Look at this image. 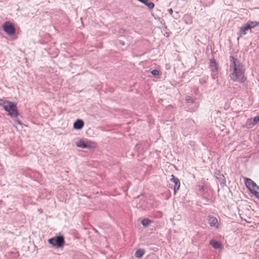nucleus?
Wrapping results in <instances>:
<instances>
[{
	"mask_svg": "<svg viewBox=\"0 0 259 259\" xmlns=\"http://www.w3.org/2000/svg\"><path fill=\"white\" fill-rule=\"evenodd\" d=\"M244 180L245 185L250 193L259 198V187L250 179L245 178Z\"/></svg>",
	"mask_w": 259,
	"mask_h": 259,
	"instance_id": "nucleus-3",
	"label": "nucleus"
},
{
	"mask_svg": "<svg viewBox=\"0 0 259 259\" xmlns=\"http://www.w3.org/2000/svg\"><path fill=\"white\" fill-rule=\"evenodd\" d=\"M119 43L121 46H124L125 45L124 42L121 40L119 41Z\"/></svg>",
	"mask_w": 259,
	"mask_h": 259,
	"instance_id": "nucleus-23",
	"label": "nucleus"
},
{
	"mask_svg": "<svg viewBox=\"0 0 259 259\" xmlns=\"http://www.w3.org/2000/svg\"><path fill=\"white\" fill-rule=\"evenodd\" d=\"M186 101L188 103L193 104L194 102V99L191 96H187L186 97Z\"/></svg>",
	"mask_w": 259,
	"mask_h": 259,
	"instance_id": "nucleus-18",
	"label": "nucleus"
},
{
	"mask_svg": "<svg viewBox=\"0 0 259 259\" xmlns=\"http://www.w3.org/2000/svg\"><path fill=\"white\" fill-rule=\"evenodd\" d=\"M231 64L233 67V72L231 75V79L233 81H244V69L239 61L233 56L230 57Z\"/></svg>",
	"mask_w": 259,
	"mask_h": 259,
	"instance_id": "nucleus-1",
	"label": "nucleus"
},
{
	"mask_svg": "<svg viewBox=\"0 0 259 259\" xmlns=\"http://www.w3.org/2000/svg\"><path fill=\"white\" fill-rule=\"evenodd\" d=\"M141 223L144 227H147L151 223V221L148 219H144Z\"/></svg>",
	"mask_w": 259,
	"mask_h": 259,
	"instance_id": "nucleus-15",
	"label": "nucleus"
},
{
	"mask_svg": "<svg viewBox=\"0 0 259 259\" xmlns=\"http://www.w3.org/2000/svg\"><path fill=\"white\" fill-rule=\"evenodd\" d=\"M0 105L3 107L5 111L8 112V115L11 117H16L19 115L17 105L14 102L1 99Z\"/></svg>",
	"mask_w": 259,
	"mask_h": 259,
	"instance_id": "nucleus-2",
	"label": "nucleus"
},
{
	"mask_svg": "<svg viewBox=\"0 0 259 259\" xmlns=\"http://www.w3.org/2000/svg\"><path fill=\"white\" fill-rule=\"evenodd\" d=\"M253 121L254 123H257L259 122V113L254 117Z\"/></svg>",
	"mask_w": 259,
	"mask_h": 259,
	"instance_id": "nucleus-21",
	"label": "nucleus"
},
{
	"mask_svg": "<svg viewBox=\"0 0 259 259\" xmlns=\"http://www.w3.org/2000/svg\"><path fill=\"white\" fill-rule=\"evenodd\" d=\"M138 146H139V144H137V145H136V147H138Z\"/></svg>",
	"mask_w": 259,
	"mask_h": 259,
	"instance_id": "nucleus-26",
	"label": "nucleus"
},
{
	"mask_svg": "<svg viewBox=\"0 0 259 259\" xmlns=\"http://www.w3.org/2000/svg\"><path fill=\"white\" fill-rule=\"evenodd\" d=\"M210 67L212 69L218 70V65L214 59L210 60Z\"/></svg>",
	"mask_w": 259,
	"mask_h": 259,
	"instance_id": "nucleus-16",
	"label": "nucleus"
},
{
	"mask_svg": "<svg viewBox=\"0 0 259 259\" xmlns=\"http://www.w3.org/2000/svg\"><path fill=\"white\" fill-rule=\"evenodd\" d=\"M142 3L146 6L149 10H152L154 7V4L153 2L148 1V0H144V1H142Z\"/></svg>",
	"mask_w": 259,
	"mask_h": 259,
	"instance_id": "nucleus-13",
	"label": "nucleus"
},
{
	"mask_svg": "<svg viewBox=\"0 0 259 259\" xmlns=\"http://www.w3.org/2000/svg\"><path fill=\"white\" fill-rule=\"evenodd\" d=\"M207 218L208 224L210 227H214L215 228H219L218 221L215 217L211 215H209Z\"/></svg>",
	"mask_w": 259,
	"mask_h": 259,
	"instance_id": "nucleus-8",
	"label": "nucleus"
},
{
	"mask_svg": "<svg viewBox=\"0 0 259 259\" xmlns=\"http://www.w3.org/2000/svg\"><path fill=\"white\" fill-rule=\"evenodd\" d=\"M168 11L169 12V13L170 14V15H172V13H173V10L171 8L169 9L168 10Z\"/></svg>",
	"mask_w": 259,
	"mask_h": 259,
	"instance_id": "nucleus-22",
	"label": "nucleus"
},
{
	"mask_svg": "<svg viewBox=\"0 0 259 259\" xmlns=\"http://www.w3.org/2000/svg\"><path fill=\"white\" fill-rule=\"evenodd\" d=\"M214 175L221 185H224L226 183L225 177L223 174H221L219 171L215 172Z\"/></svg>",
	"mask_w": 259,
	"mask_h": 259,
	"instance_id": "nucleus-9",
	"label": "nucleus"
},
{
	"mask_svg": "<svg viewBox=\"0 0 259 259\" xmlns=\"http://www.w3.org/2000/svg\"><path fill=\"white\" fill-rule=\"evenodd\" d=\"M84 125V122L81 119L76 120L73 124V128L77 130H81Z\"/></svg>",
	"mask_w": 259,
	"mask_h": 259,
	"instance_id": "nucleus-11",
	"label": "nucleus"
},
{
	"mask_svg": "<svg viewBox=\"0 0 259 259\" xmlns=\"http://www.w3.org/2000/svg\"><path fill=\"white\" fill-rule=\"evenodd\" d=\"M145 253V251L143 249H139L136 250L135 255L136 257L139 258L142 257Z\"/></svg>",
	"mask_w": 259,
	"mask_h": 259,
	"instance_id": "nucleus-14",
	"label": "nucleus"
},
{
	"mask_svg": "<svg viewBox=\"0 0 259 259\" xmlns=\"http://www.w3.org/2000/svg\"><path fill=\"white\" fill-rule=\"evenodd\" d=\"M257 24L258 23L256 21L248 22L246 24H244L241 27H240L238 35L240 37H242L243 35H244L246 34V31L254 28L257 26Z\"/></svg>",
	"mask_w": 259,
	"mask_h": 259,
	"instance_id": "nucleus-4",
	"label": "nucleus"
},
{
	"mask_svg": "<svg viewBox=\"0 0 259 259\" xmlns=\"http://www.w3.org/2000/svg\"><path fill=\"white\" fill-rule=\"evenodd\" d=\"M137 1H139V2H141V3H142V1H144V0H137Z\"/></svg>",
	"mask_w": 259,
	"mask_h": 259,
	"instance_id": "nucleus-25",
	"label": "nucleus"
},
{
	"mask_svg": "<svg viewBox=\"0 0 259 259\" xmlns=\"http://www.w3.org/2000/svg\"><path fill=\"white\" fill-rule=\"evenodd\" d=\"M2 27L4 32L8 35H12L15 33V29L13 24L9 21L5 22Z\"/></svg>",
	"mask_w": 259,
	"mask_h": 259,
	"instance_id": "nucleus-6",
	"label": "nucleus"
},
{
	"mask_svg": "<svg viewBox=\"0 0 259 259\" xmlns=\"http://www.w3.org/2000/svg\"><path fill=\"white\" fill-rule=\"evenodd\" d=\"M171 177L170 181L174 184V191L175 195L180 189L181 183L179 179L174 175H171Z\"/></svg>",
	"mask_w": 259,
	"mask_h": 259,
	"instance_id": "nucleus-7",
	"label": "nucleus"
},
{
	"mask_svg": "<svg viewBox=\"0 0 259 259\" xmlns=\"http://www.w3.org/2000/svg\"><path fill=\"white\" fill-rule=\"evenodd\" d=\"M209 244L214 249H219L222 248L221 242L215 239H212L209 241Z\"/></svg>",
	"mask_w": 259,
	"mask_h": 259,
	"instance_id": "nucleus-10",
	"label": "nucleus"
},
{
	"mask_svg": "<svg viewBox=\"0 0 259 259\" xmlns=\"http://www.w3.org/2000/svg\"><path fill=\"white\" fill-rule=\"evenodd\" d=\"M150 73L155 76H158L159 75V71L157 69H153L151 70Z\"/></svg>",
	"mask_w": 259,
	"mask_h": 259,
	"instance_id": "nucleus-19",
	"label": "nucleus"
},
{
	"mask_svg": "<svg viewBox=\"0 0 259 259\" xmlns=\"http://www.w3.org/2000/svg\"><path fill=\"white\" fill-rule=\"evenodd\" d=\"M97 147V144L93 141H88L86 142V147L85 148L89 149H93Z\"/></svg>",
	"mask_w": 259,
	"mask_h": 259,
	"instance_id": "nucleus-12",
	"label": "nucleus"
},
{
	"mask_svg": "<svg viewBox=\"0 0 259 259\" xmlns=\"http://www.w3.org/2000/svg\"><path fill=\"white\" fill-rule=\"evenodd\" d=\"M197 187H198V190L200 192H203L204 191V186L203 185H198L197 186Z\"/></svg>",
	"mask_w": 259,
	"mask_h": 259,
	"instance_id": "nucleus-20",
	"label": "nucleus"
},
{
	"mask_svg": "<svg viewBox=\"0 0 259 259\" xmlns=\"http://www.w3.org/2000/svg\"><path fill=\"white\" fill-rule=\"evenodd\" d=\"M18 123L19 124H21V123L20 121H17Z\"/></svg>",
	"mask_w": 259,
	"mask_h": 259,
	"instance_id": "nucleus-24",
	"label": "nucleus"
},
{
	"mask_svg": "<svg viewBox=\"0 0 259 259\" xmlns=\"http://www.w3.org/2000/svg\"><path fill=\"white\" fill-rule=\"evenodd\" d=\"M48 241L50 244L58 248L62 247L65 243L64 238L62 235L52 238Z\"/></svg>",
	"mask_w": 259,
	"mask_h": 259,
	"instance_id": "nucleus-5",
	"label": "nucleus"
},
{
	"mask_svg": "<svg viewBox=\"0 0 259 259\" xmlns=\"http://www.w3.org/2000/svg\"><path fill=\"white\" fill-rule=\"evenodd\" d=\"M76 146L78 147L81 148H85L86 147V143L84 142V141L82 140H80L79 141L76 143Z\"/></svg>",
	"mask_w": 259,
	"mask_h": 259,
	"instance_id": "nucleus-17",
	"label": "nucleus"
}]
</instances>
